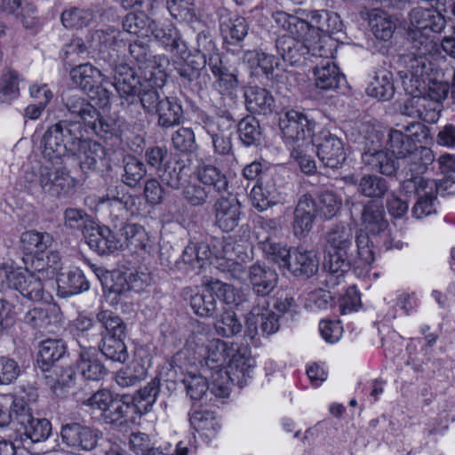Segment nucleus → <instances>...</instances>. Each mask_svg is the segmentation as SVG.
Masks as SVG:
<instances>
[{"instance_id": "f704fd0d", "label": "nucleus", "mask_w": 455, "mask_h": 455, "mask_svg": "<svg viewBox=\"0 0 455 455\" xmlns=\"http://www.w3.org/2000/svg\"><path fill=\"white\" fill-rule=\"evenodd\" d=\"M53 237L47 232L28 230L20 237V248L27 255L44 253L52 244Z\"/></svg>"}, {"instance_id": "a878e982", "label": "nucleus", "mask_w": 455, "mask_h": 455, "mask_svg": "<svg viewBox=\"0 0 455 455\" xmlns=\"http://www.w3.org/2000/svg\"><path fill=\"white\" fill-rule=\"evenodd\" d=\"M315 216L314 199L305 194L299 199L294 212L293 231L296 236H305L312 229Z\"/></svg>"}, {"instance_id": "7c9ffc66", "label": "nucleus", "mask_w": 455, "mask_h": 455, "mask_svg": "<svg viewBox=\"0 0 455 455\" xmlns=\"http://www.w3.org/2000/svg\"><path fill=\"white\" fill-rule=\"evenodd\" d=\"M361 221L364 229L371 235H379L388 226L383 206L374 201H368L363 205Z\"/></svg>"}, {"instance_id": "4be33fe9", "label": "nucleus", "mask_w": 455, "mask_h": 455, "mask_svg": "<svg viewBox=\"0 0 455 455\" xmlns=\"http://www.w3.org/2000/svg\"><path fill=\"white\" fill-rule=\"evenodd\" d=\"M247 275L253 293L264 299L274 291L278 283L275 270L259 263L251 265Z\"/></svg>"}, {"instance_id": "f3484780", "label": "nucleus", "mask_w": 455, "mask_h": 455, "mask_svg": "<svg viewBox=\"0 0 455 455\" xmlns=\"http://www.w3.org/2000/svg\"><path fill=\"white\" fill-rule=\"evenodd\" d=\"M203 128L212 138L214 151L220 155H227L232 149L230 130L235 124L230 114L217 117L203 118Z\"/></svg>"}, {"instance_id": "37998d69", "label": "nucleus", "mask_w": 455, "mask_h": 455, "mask_svg": "<svg viewBox=\"0 0 455 455\" xmlns=\"http://www.w3.org/2000/svg\"><path fill=\"white\" fill-rule=\"evenodd\" d=\"M366 92L371 97L381 100H390L395 93L392 73L387 69L377 71Z\"/></svg>"}, {"instance_id": "7ed1b4c3", "label": "nucleus", "mask_w": 455, "mask_h": 455, "mask_svg": "<svg viewBox=\"0 0 455 455\" xmlns=\"http://www.w3.org/2000/svg\"><path fill=\"white\" fill-rule=\"evenodd\" d=\"M367 233L361 231L355 237L351 226L338 224L325 235L324 268L337 278L342 276L352 267H365L375 259Z\"/></svg>"}, {"instance_id": "79ce46f5", "label": "nucleus", "mask_w": 455, "mask_h": 455, "mask_svg": "<svg viewBox=\"0 0 455 455\" xmlns=\"http://www.w3.org/2000/svg\"><path fill=\"white\" fill-rule=\"evenodd\" d=\"M57 284L59 291L64 297L76 295L89 289V283L79 269L60 274Z\"/></svg>"}, {"instance_id": "5fc2aeb1", "label": "nucleus", "mask_w": 455, "mask_h": 455, "mask_svg": "<svg viewBox=\"0 0 455 455\" xmlns=\"http://www.w3.org/2000/svg\"><path fill=\"white\" fill-rule=\"evenodd\" d=\"M124 173L121 180L128 187L134 188L140 184L147 174V168L142 161L133 156L123 159Z\"/></svg>"}, {"instance_id": "f03ea898", "label": "nucleus", "mask_w": 455, "mask_h": 455, "mask_svg": "<svg viewBox=\"0 0 455 455\" xmlns=\"http://www.w3.org/2000/svg\"><path fill=\"white\" fill-rule=\"evenodd\" d=\"M206 365L214 370L212 392L215 396L226 397L229 394L228 380L243 387L256 366L247 346L239 347L219 339H213L205 347Z\"/></svg>"}, {"instance_id": "4d7b16f0", "label": "nucleus", "mask_w": 455, "mask_h": 455, "mask_svg": "<svg viewBox=\"0 0 455 455\" xmlns=\"http://www.w3.org/2000/svg\"><path fill=\"white\" fill-rule=\"evenodd\" d=\"M164 85V84L156 85L153 81H146L143 79L138 102L140 103L147 113H155L156 109L162 103L163 97H161L159 90H161Z\"/></svg>"}, {"instance_id": "72a5a7b5", "label": "nucleus", "mask_w": 455, "mask_h": 455, "mask_svg": "<svg viewBox=\"0 0 455 455\" xmlns=\"http://www.w3.org/2000/svg\"><path fill=\"white\" fill-rule=\"evenodd\" d=\"M69 75L72 82L86 93L92 92L103 81L101 71L89 63L73 68Z\"/></svg>"}, {"instance_id": "603ef678", "label": "nucleus", "mask_w": 455, "mask_h": 455, "mask_svg": "<svg viewBox=\"0 0 455 455\" xmlns=\"http://www.w3.org/2000/svg\"><path fill=\"white\" fill-rule=\"evenodd\" d=\"M61 22L68 28H82L93 23L97 15L92 9L70 8L61 13Z\"/></svg>"}, {"instance_id": "0eeeda50", "label": "nucleus", "mask_w": 455, "mask_h": 455, "mask_svg": "<svg viewBox=\"0 0 455 455\" xmlns=\"http://www.w3.org/2000/svg\"><path fill=\"white\" fill-rule=\"evenodd\" d=\"M58 162L49 161V164H35L25 172V180L29 188H39L42 192L54 197L68 195L76 186L75 179L62 166L57 167Z\"/></svg>"}, {"instance_id": "6e6d98bb", "label": "nucleus", "mask_w": 455, "mask_h": 455, "mask_svg": "<svg viewBox=\"0 0 455 455\" xmlns=\"http://www.w3.org/2000/svg\"><path fill=\"white\" fill-rule=\"evenodd\" d=\"M148 276L144 273H123L116 276L111 290L119 294L131 290L140 292L148 285Z\"/></svg>"}, {"instance_id": "2f4dec72", "label": "nucleus", "mask_w": 455, "mask_h": 455, "mask_svg": "<svg viewBox=\"0 0 455 455\" xmlns=\"http://www.w3.org/2000/svg\"><path fill=\"white\" fill-rule=\"evenodd\" d=\"M367 19L374 36L381 41H389L396 25L391 15L382 9L374 8L367 12Z\"/></svg>"}, {"instance_id": "a18cd8bd", "label": "nucleus", "mask_w": 455, "mask_h": 455, "mask_svg": "<svg viewBox=\"0 0 455 455\" xmlns=\"http://www.w3.org/2000/svg\"><path fill=\"white\" fill-rule=\"evenodd\" d=\"M136 412V405L133 404L128 395L122 398L115 397L109 405V409L103 412V419L108 424L122 425L126 422L129 414Z\"/></svg>"}, {"instance_id": "c9c22d12", "label": "nucleus", "mask_w": 455, "mask_h": 455, "mask_svg": "<svg viewBox=\"0 0 455 455\" xmlns=\"http://www.w3.org/2000/svg\"><path fill=\"white\" fill-rule=\"evenodd\" d=\"M242 60L252 71H261L267 79H273L275 68L279 65L274 55L258 50L244 52Z\"/></svg>"}, {"instance_id": "c85d7f7f", "label": "nucleus", "mask_w": 455, "mask_h": 455, "mask_svg": "<svg viewBox=\"0 0 455 455\" xmlns=\"http://www.w3.org/2000/svg\"><path fill=\"white\" fill-rule=\"evenodd\" d=\"M245 106L249 112L267 116L275 108V100L269 91L259 86H250L244 91Z\"/></svg>"}, {"instance_id": "473e14b6", "label": "nucleus", "mask_w": 455, "mask_h": 455, "mask_svg": "<svg viewBox=\"0 0 455 455\" xmlns=\"http://www.w3.org/2000/svg\"><path fill=\"white\" fill-rule=\"evenodd\" d=\"M314 68L315 85L323 90H331L339 87L344 76L339 73V68L327 57Z\"/></svg>"}, {"instance_id": "4c0bfd02", "label": "nucleus", "mask_w": 455, "mask_h": 455, "mask_svg": "<svg viewBox=\"0 0 455 455\" xmlns=\"http://www.w3.org/2000/svg\"><path fill=\"white\" fill-rule=\"evenodd\" d=\"M154 114L158 116L159 126L170 128L180 124L183 108L178 99L163 97L162 103Z\"/></svg>"}, {"instance_id": "e433bc0d", "label": "nucleus", "mask_w": 455, "mask_h": 455, "mask_svg": "<svg viewBox=\"0 0 455 455\" xmlns=\"http://www.w3.org/2000/svg\"><path fill=\"white\" fill-rule=\"evenodd\" d=\"M196 177L204 188L211 192L217 193L227 191L228 181L226 175L216 166L212 164H202L196 169Z\"/></svg>"}, {"instance_id": "39448f33", "label": "nucleus", "mask_w": 455, "mask_h": 455, "mask_svg": "<svg viewBox=\"0 0 455 455\" xmlns=\"http://www.w3.org/2000/svg\"><path fill=\"white\" fill-rule=\"evenodd\" d=\"M62 101L67 110L62 122L78 123L84 130H91L96 136L105 140L119 138L120 125L109 117L102 116L97 108L84 97L73 91L62 94Z\"/></svg>"}, {"instance_id": "9d476101", "label": "nucleus", "mask_w": 455, "mask_h": 455, "mask_svg": "<svg viewBox=\"0 0 455 455\" xmlns=\"http://www.w3.org/2000/svg\"><path fill=\"white\" fill-rule=\"evenodd\" d=\"M129 52L140 73L142 79L153 81L156 85L166 82L165 65L168 60L164 55H153L148 42L135 40L129 45Z\"/></svg>"}, {"instance_id": "3c124183", "label": "nucleus", "mask_w": 455, "mask_h": 455, "mask_svg": "<svg viewBox=\"0 0 455 455\" xmlns=\"http://www.w3.org/2000/svg\"><path fill=\"white\" fill-rule=\"evenodd\" d=\"M214 329L218 335L231 338L242 331L243 325L231 309H222L220 315H216Z\"/></svg>"}, {"instance_id": "a211bd4d", "label": "nucleus", "mask_w": 455, "mask_h": 455, "mask_svg": "<svg viewBox=\"0 0 455 455\" xmlns=\"http://www.w3.org/2000/svg\"><path fill=\"white\" fill-rule=\"evenodd\" d=\"M114 72V84L122 105L127 103L132 105L138 103L140 90L143 79L136 77L132 69L126 64L119 62L110 67Z\"/></svg>"}, {"instance_id": "13d9d810", "label": "nucleus", "mask_w": 455, "mask_h": 455, "mask_svg": "<svg viewBox=\"0 0 455 455\" xmlns=\"http://www.w3.org/2000/svg\"><path fill=\"white\" fill-rule=\"evenodd\" d=\"M160 391V379H153L147 386L137 391L133 397H130L131 402L136 405V411L148 412L156 403Z\"/></svg>"}, {"instance_id": "f257e3e1", "label": "nucleus", "mask_w": 455, "mask_h": 455, "mask_svg": "<svg viewBox=\"0 0 455 455\" xmlns=\"http://www.w3.org/2000/svg\"><path fill=\"white\" fill-rule=\"evenodd\" d=\"M78 123L54 124L43 135L40 148L47 161L58 162L68 154L76 156L83 172L100 171L108 164L107 149L99 142L84 139Z\"/></svg>"}, {"instance_id": "e2e57ef3", "label": "nucleus", "mask_w": 455, "mask_h": 455, "mask_svg": "<svg viewBox=\"0 0 455 455\" xmlns=\"http://www.w3.org/2000/svg\"><path fill=\"white\" fill-rule=\"evenodd\" d=\"M238 134L244 146H258L262 135L259 121L253 116L242 119L238 124Z\"/></svg>"}, {"instance_id": "774afa93", "label": "nucleus", "mask_w": 455, "mask_h": 455, "mask_svg": "<svg viewBox=\"0 0 455 455\" xmlns=\"http://www.w3.org/2000/svg\"><path fill=\"white\" fill-rule=\"evenodd\" d=\"M147 376V371L140 363H132L128 367L118 371L116 374V382L121 387L137 385Z\"/></svg>"}, {"instance_id": "20e7f679", "label": "nucleus", "mask_w": 455, "mask_h": 455, "mask_svg": "<svg viewBox=\"0 0 455 455\" xmlns=\"http://www.w3.org/2000/svg\"><path fill=\"white\" fill-rule=\"evenodd\" d=\"M273 17L277 26L289 33L278 37L275 42L277 52L284 61L291 65H298L307 55L327 57L331 53L330 48L322 44L321 40L314 44L307 43L306 36L315 28L305 20L284 12H276Z\"/></svg>"}, {"instance_id": "5701e85b", "label": "nucleus", "mask_w": 455, "mask_h": 455, "mask_svg": "<svg viewBox=\"0 0 455 455\" xmlns=\"http://www.w3.org/2000/svg\"><path fill=\"white\" fill-rule=\"evenodd\" d=\"M363 163L371 170L385 176H395L403 165L387 149L364 150L362 154Z\"/></svg>"}, {"instance_id": "9b49d317", "label": "nucleus", "mask_w": 455, "mask_h": 455, "mask_svg": "<svg viewBox=\"0 0 455 455\" xmlns=\"http://www.w3.org/2000/svg\"><path fill=\"white\" fill-rule=\"evenodd\" d=\"M13 413L17 425L20 426L23 430L22 434H18L19 440H23L24 443L28 446L32 443L46 441L52 433V424L47 419L34 418L30 412L28 404L22 398L13 399Z\"/></svg>"}, {"instance_id": "6ab92c4d", "label": "nucleus", "mask_w": 455, "mask_h": 455, "mask_svg": "<svg viewBox=\"0 0 455 455\" xmlns=\"http://www.w3.org/2000/svg\"><path fill=\"white\" fill-rule=\"evenodd\" d=\"M83 235L89 247L100 255L110 254L124 247L122 239L109 228L93 222L84 228Z\"/></svg>"}, {"instance_id": "69168bd1", "label": "nucleus", "mask_w": 455, "mask_h": 455, "mask_svg": "<svg viewBox=\"0 0 455 455\" xmlns=\"http://www.w3.org/2000/svg\"><path fill=\"white\" fill-rule=\"evenodd\" d=\"M190 306L195 314L202 317L212 316L218 311V301L206 288L201 293L191 296Z\"/></svg>"}, {"instance_id": "4468645a", "label": "nucleus", "mask_w": 455, "mask_h": 455, "mask_svg": "<svg viewBox=\"0 0 455 455\" xmlns=\"http://www.w3.org/2000/svg\"><path fill=\"white\" fill-rule=\"evenodd\" d=\"M316 155L324 166L338 168L346 160L344 143L329 131H321L312 139Z\"/></svg>"}, {"instance_id": "c03bdc74", "label": "nucleus", "mask_w": 455, "mask_h": 455, "mask_svg": "<svg viewBox=\"0 0 455 455\" xmlns=\"http://www.w3.org/2000/svg\"><path fill=\"white\" fill-rule=\"evenodd\" d=\"M192 427L202 435L212 438L220 429V424L214 412L207 410L195 411L189 417Z\"/></svg>"}, {"instance_id": "f8f14e48", "label": "nucleus", "mask_w": 455, "mask_h": 455, "mask_svg": "<svg viewBox=\"0 0 455 455\" xmlns=\"http://www.w3.org/2000/svg\"><path fill=\"white\" fill-rule=\"evenodd\" d=\"M6 280L10 288L17 291L23 298L31 301L45 299L47 292L38 274L28 270H7L0 267V283Z\"/></svg>"}, {"instance_id": "cd10ccee", "label": "nucleus", "mask_w": 455, "mask_h": 455, "mask_svg": "<svg viewBox=\"0 0 455 455\" xmlns=\"http://www.w3.org/2000/svg\"><path fill=\"white\" fill-rule=\"evenodd\" d=\"M319 267V259L314 250L298 247L291 254L288 267L293 275L308 278L314 275Z\"/></svg>"}, {"instance_id": "bb28decb", "label": "nucleus", "mask_w": 455, "mask_h": 455, "mask_svg": "<svg viewBox=\"0 0 455 455\" xmlns=\"http://www.w3.org/2000/svg\"><path fill=\"white\" fill-rule=\"evenodd\" d=\"M77 371L84 379L99 381L107 374V369L100 359L98 351L92 346L81 348Z\"/></svg>"}, {"instance_id": "dca6fc26", "label": "nucleus", "mask_w": 455, "mask_h": 455, "mask_svg": "<svg viewBox=\"0 0 455 455\" xmlns=\"http://www.w3.org/2000/svg\"><path fill=\"white\" fill-rule=\"evenodd\" d=\"M121 36L122 33L113 28L96 30L91 35V47L99 52L100 58L109 67L119 63L118 52L125 46Z\"/></svg>"}, {"instance_id": "2eb2a0df", "label": "nucleus", "mask_w": 455, "mask_h": 455, "mask_svg": "<svg viewBox=\"0 0 455 455\" xmlns=\"http://www.w3.org/2000/svg\"><path fill=\"white\" fill-rule=\"evenodd\" d=\"M422 51L419 55L407 54L403 57L402 61L404 68L399 71V75L403 79L405 89L413 94L416 92H421L425 89V76L427 75L429 67L425 54L427 51L424 48L419 49Z\"/></svg>"}, {"instance_id": "338daca9", "label": "nucleus", "mask_w": 455, "mask_h": 455, "mask_svg": "<svg viewBox=\"0 0 455 455\" xmlns=\"http://www.w3.org/2000/svg\"><path fill=\"white\" fill-rule=\"evenodd\" d=\"M150 34L166 49L174 51L179 47L180 36L178 29L172 24L154 25Z\"/></svg>"}, {"instance_id": "0e129e2a", "label": "nucleus", "mask_w": 455, "mask_h": 455, "mask_svg": "<svg viewBox=\"0 0 455 455\" xmlns=\"http://www.w3.org/2000/svg\"><path fill=\"white\" fill-rule=\"evenodd\" d=\"M315 212L324 219L334 217L341 206V200L331 191H324L314 200Z\"/></svg>"}, {"instance_id": "49530a36", "label": "nucleus", "mask_w": 455, "mask_h": 455, "mask_svg": "<svg viewBox=\"0 0 455 455\" xmlns=\"http://www.w3.org/2000/svg\"><path fill=\"white\" fill-rule=\"evenodd\" d=\"M211 259L210 244L204 242H190L184 249L181 260L192 269H201Z\"/></svg>"}, {"instance_id": "680f3d73", "label": "nucleus", "mask_w": 455, "mask_h": 455, "mask_svg": "<svg viewBox=\"0 0 455 455\" xmlns=\"http://www.w3.org/2000/svg\"><path fill=\"white\" fill-rule=\"evenodd\" d=\"M75 335L81 348H86L98 341L94 332L93 322L91 318L80 315L74 321Z\"/></svg>"}, {"instance_id": "052dcab7", "label": "nucleus", "mask_w": 455, "mask_h": 455, "mask_svg": "<svg viewBox=\"0 0 455 455\" xmlns=\"http://www.w3.org/2000/svg\"><path fill=\"white\" fill-rule=\"evenodd\" d=\"M96 319L104 328L106 337H125L126 325L123 319L108 309H101L96 315Z\"/></svg>"}, {"instance_id": "c756f323", "label": "nucleus", "mask_w": 455, "mask_h": 455, "mask_svg": "<svg viewBox=\"0 0 455 455\" xmlns=\"http://www.w3.org/2000/svg\"><path fill=\"white\" fill-rule=\"evenodd\" d=\"M424 172L412 171L411 167L403 166L399 172L395 175L401 182V189L406 195L415 194L426 196L428 189L433 187V182L424 179L421 175Z\"/></svg>"}, {"instance_id": "864d4df0", "label": "nucleus", "mask_w": 455, "mask_h": 455, "mask_svg": "<svg viewBox=\"0 0 455 455\" xmlns=\"http://www.w3.org/2000/svg\"><path fill=\"white\" fill-rule=\"evenodd\" d=\"M154 22L143 12H130L123 20V28L130 34L148 37L152 30Z\"/></svg>"}, {"instance_id": "de8ad7c7", "label": "nucleus", "mask_w": 455, "mask_h": 455, "mask_svg": "<svg viewBox=\"0 0 455 455\" xmlns=\"http://www.w3.org/2000/svg\"><path fill=\"white\" fill-rule=\"evenodd\" d=\"M220 28L226 40L235 43L241 42L248 34L249 26L244 18L234 15L231 17L221 15Z\"/></svg>"}, {"instance_id": "393cba45", "label": "nucleus", "mask_w": 455, "mask_h": 455, "mask_svg": "<svg viewBox=\"0 0 455 455\" xmlns=\"http://www.w3.org/2000/svg\"><path fill=\"white\" fill-rule=\"evenodd\" d=\"M23 321L34 329L52 331L53 327L60 322V315L55 306L47 305L29 309L24 315Z\"/></svg>"}, {"instance_id": "423d86ee", "label": "nucleus", "mask_w": 455, "mask_h": 455, "mask_svg": "<svg viewBox=\"0 0 455 455\" xmlns=\"http://www.w3.org/2000/svg\"><path fill=\"white\" fill-rule=\"evenodd\" d=\"M401 130L391 129L387 141V150L400 164L408 166L418 172H425L434 161L432 151L426 147L418 146L413 137H417L423 126L418 122H411Z\"/></svg>"}, {"instance_id": "09e8293b", "label": "nucleus", "mask_w": 455, "mask_h": 455, "mask_svg": "<svg viewBox=\"0 0 455 455\" xmlns=\"http://www.w3.org/2000/svg\"><path fill=\"white\" fill-rule=\"evenodd\" d=\"M389 189L387 180L377 174H363L360 176V184L357 192L368 198L380 199Z\"/></svg>"}, {"instance_id": "8fccbe9b", "label": "nucleus", "mask_w": 455, "mask_h": 455, "mask_svg": "<svg viewBox=\"0 0 455 455\" xmlns=\"http://www.w3.org/2000/svg\"><path fill=\"white\" fill-rule=\"evenodd\" d=\"M267 306V299H264L261 305L259 304L252 307V316H256L263 336L275 334L280 328V315L269 310Z\"/></svg>"}, {"instance_id": "bf43d9fd", "label": "nucleus", "mask_w": 455, "mask_h": 455, "mask_svg": "<svg viewBox=\"0 0 455 455\" xmlns=\"http://www.w3.org/2000/svg\"><path fill=\"white\" fill-rule=\"evenodd\" d=\"M124 337H102V344L100 347L101 354L108 359L124 363L129 355L124 342Z\"/></svg>"}, {"instance_id": "412c9836", "label": "nucleus", "mask_w": 455, "mask_h": 455, "mask_svg": "<svg viewBox=\"0 0 455 455\" xmlns=\"http://www.w3.org/2000/svg\"><path fill=\"white\" fill-rule=\"evenodd\" d=\"M215 225L223 232L233 231L242 215L241 204L235 196L220 197L214 205Z\"/></svg>"}, {"instance_id": "ddd939ff", "label": "nucleus", "mask_w": 455, "mask_h": 455, "mask_svg": "<svg viewBox=\"0 0 455 455\" xmlns=\"http://www.w3.org/2000/svg\"><path fill=\"white\" fill-rule=\"evenodd\" d=\"M60 435L68 446L91 451L99 446H103L107 441L103 433L93 427L79 423H68L61 427Z\"/></svg>"}, {"instance_id": "aec40b11", "label": "nucleus", "mask_w": 455, "mask_h": 455, "mask_svg": "<svg viewBox=\"0 0 455 455\" xmlns=\"http://www.w3.org/2000/svg\"><path fill=\"white\" fill-rule=\"evenodd\" d=\"M279 125L287 142L304 141L312 137L315 123L296 110H289L280 118Z\"/></svg>"}, {"instance_id": "b1692460", "label": "nucleus", "mask_w": 455, "mask_h": 455, "mask_svg": "<svg viewBox=\"0 0 455 455\" xmlns=\"http://www.w3.org/2000/svg\"><path fill=\"white\" fill-rule=\"evenodd\" d=\"M251 204L259 212L267 210L281 199V192L275 184L274 176L266 177L265 180L257 183L251 189Z\"/></svg>"}, {"instance_id": "1a4fd4ad", "label": "nucleus", "mask_w": 455, "mask_h": 455, "mask_svg": "<svg viewBox=\"0 0 455 455\" xmlns=\"http://www.w3.org/2000/svg\"><path fill=\"white\" fill-rule=\"evenodd\" d=\"M409 38L415 44L416 49L429 51L431 33H440L445 28L444 17L435 10L416 7L409 12Z\"/></svg>"}, {"instance_id": "a19ab883", "label": "nucleus", "mask_w": 455, "mask_h": 455, "mask_svg": "<svg viewBox=\"0 0 455 455\" xmlns=\"http://www.w3.org/2000/svg\"><path fill=\"white\" fill-rule=\"evenodd\" d=\"M48 369H43L46 384L54 391L64 390L72 383L75 372L69 365H60L56 363Z\"/></svg>"}, {"instance_id": "6e6552de", "label": "nucleus", "mask_w": 455, "mask_h": 455, "mask_svg": "<svg viewBox=\"0 0 455 455\" xmlns=\"http://www.w3.org/2000/svg\"><path fill=\"white\" fill-rule=\"evenodd\" d=\"M211 259L212 264L220 272L231 279L242 280L246 275V270L241 261L247 258V254L241 251L230 238L214 237L212 240Z\"/></svg>"}, {"instance_id": "58836bf2", "label": "nucleus", "mask_w": 455, "mask_h": 455, "mask_svg": "<svg viewBox=\"0 0 455 455\" xmlns=\"http://www.w3.org/2000/svg\"><path fill=\"white\" fill-rule=\"evenodd\" d=\"M66 352V347L60 339H48L40 343L37 366L40 370L48 369L63 357Z\"/></svg>"}, {"instance_id": "ea45409f", "label": "nucleus", "mask_w": 455, "mask_h": 455, "mask_svg": "<svg viewBox=\"0 0 455 455\" xmlns=\"http://www.w3.org/2000/svg\"><path fill=\"white\" fill-rule=\"evenodd\" d=\"M190 168L182 160L171 162L159 172L162 182L172 189L181 188L187 183Z\"/></svg>"}]
</instances>
